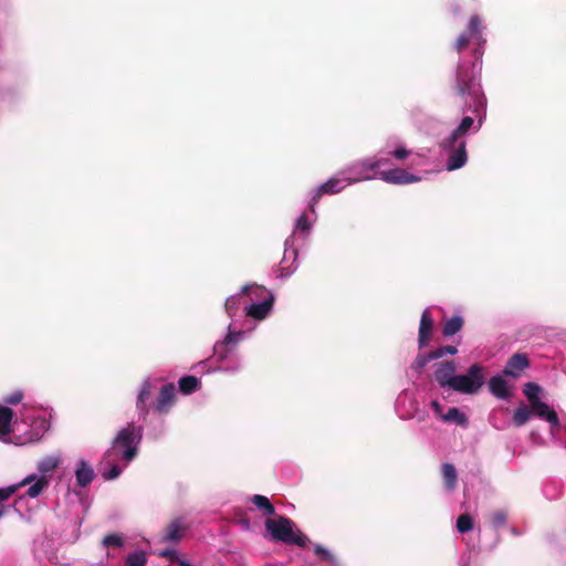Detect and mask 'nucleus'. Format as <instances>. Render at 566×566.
Wrapping results in <instances>:
<instances>
[{
  "mask_svg": "<svg viewBox=\"0 0 566 566\" xmlns=\"http://www.w3.org/2000/svg\"><path fill=\"white\" fill-rule=\"evenodd\" d=\"M397 160H407L408 166L415 171L401 168H392L388 157L367 158L358 161L357 168H364V174L373 175L371 179L379 178L387 184L409 185L419 182L428 175L438 171L430 160L422 154L412 153L405 147H398L391 151Z\"/></svg>",
  "mask_w": 566,
  "mask_h": 566,
  "instance_id": "1",
  "label": "nucleus"
},
{
  "mask_svg": "<svg viewBox=\"0 0 566 566\" xmlns=\"http://www.w3.org/2000/svg\"><path fill=\"white\" fill-rule=\"evenodd\" d=\"M481 56L482 51L475 49V62H459L451 84L453 94L463 102V111H469L475 117H479V125L482 124L486 113V97L481 85L480 75L475 71L476 62Z\"/></svg>",
  "mask_w": 566,
  "mask_h": 566,
  "instance_id": "2",
  "label": "nucleus"
},
{
  "mask_svg": "<svg viewBox=\"0 0 566 566\" xmlns=\"http://www.w3.org/2000/svg\"><path fill=\"white\" fill-rule=\"evenodd\" d=\"M140 439V429L132 426L123 428L117 433L102 461V465L109 467V470L102 472L105 480H114L119 476L123 469L136 457Z\"/></svg>",
  "mask_w": 566,
  "mask_h": 566,
  "instance_id": "3",
  "label": "nucleus"
},
{
  "mask_svg": "<svg viewBox=\"0 0 566 566\" xmlns=\"http://www.w3.org/2000/svg\"><path fill=\"white\" fill-rule=\"evenodd\" d=\"M357 166L358 161L353 164L347 171L329 178L326 182L322 184L315 189L310 200V208L313 213H315V205L318 202L323 195H334L342 191L352 184L363 180H371L373 175L364 174V168H357Z\"/></svg>",
  "mask_w": 566,
  "mask_h": 566,
  "instance_id": "4",
  "label": "nucleus"
},
{
  "mask_svg": "<svg viewBox=\"0 0 566 566\" xmlns=\"http://www.w3.org/2000/svg\"><path fill=\"white\" fill-rule=\"evenodd\" d=\"M265 528L275 541L295 544L300 547H305L310 542L298 530H294V523L284 516L266 520Z\"/></svg>",
  "mask_w": 566,
  "mask_h": 566,
  "instance_id": "5",
  "label": "nucleus"
},
{
  "mask_svg": "<svg viewBox=\"0 0 566 566\" xmlns=\"http://www.w3.org/2000/svg\"><path fill=\"white\" fill-rule=\"evenodd\" d=\"M243 293L249 298L245 301V314L255 319L265 318L272 310L273 295L259 285H245Z\"/></svg>",
  "mask_w": 566,
  "mask_h": 566,
  "instance_id": "6",
  "label": "nucleus"
},
{
  "mask_svg": "<svg viewBox=\"0 0 566 566\" xmlns=\"http://www.w3.org/2000/svg\"><path fill=\"white\" fill-rule=\"evenodd\" d=\"M33 481H35V473L29 474L19 483L9 485L7 488H1L0 489V501L8 500L21 486L29 485L28 491H27V496L18 497L14 503L15 511L21 515H27L29 512V509H30L28 501L35 499V483L32 484Z\"/></svg>",
  "mask_w": 566,
  "mask_h": 566,
  "instance_id": "7",
  "label": "nucleus"
},
{
  "mask_svg": "<svg viewBox=\"0 0 566 566\" xmlns=\"http://www.w3.org/2000/svg\"><path fill=\"white\" fill-rule=\"evenodd\" d=\"M484 384V369L481 365L474 364L467 375H457L452 381L451 389L461 394L472 395L480 390Z\"/></svg>",
  "mask_w": 566,
  "mask_h": 566,
  "instance_id": "8",
  "label": "nucleus"
},
{
  "mask_svg": "<svg viewBox=\"0 0 566 566\" xmlns=\"http://www.w3.org/2000/svg\"><path fill=\"white\" fill-rule=\"evenodd\" d=\"M313 226V221L308 219V216L302 213L295 222L292 234L285 240L284 260L287 258H296L297 249L295 248L296 235H304V239L310 234Z\"/></svg>",
  "mask_w": 566,
  "mask_h": 566,
  "instance_id": "9",
  "label": "nucleus"
},
{
  "mask_svg": "<svg viewBox=\"0 0 566 566\" xmlns=\"http://www.w3.org/2000/svg\"><path fill=\"white\" fill-rule=\"evenodd\" d=\"M441 156L446 158V169L455 170L464 166L468 160L465 144H442Z\"/></svg>",
  "mask_w": 566,
  "mask_h": 566,
  "instance_id": "10",
  "label": "nucleus"
},
{
  "mask_svg": "<svg viewBox=\"0 0 566 566\" xmlns=\"http://www.w3.org/2000/svg\"><path fill=\"white\" fill-rule=\"evenodd\" d=\"M244 333L243 332H235L234 331V324L230 323L228 325V334L223 340H220L214 344L213 353L214 356L220 359L224 360L228 358V355L230 352L234 349V347L238 345V343L243 338Z\"/></svg>",
  "mask_w": 566,
  "mask_h": 566,
  "instance_id": "11",
  "label": "nucleus"
},
{
  "mask_svg": "<svg viewBox=\"0 0 566 566\" xmlns=\"http://www.w3.org/2000/svg\"><path fill=\"white\" fill-rule=\"evenodd\" d=\"M61 463L59 453L44 457L38 465V495L54 474L55 469Z\"/></svg>",
  "mask_w": 566,
  "mask_h": 566,
  "instance_id": "12",
  "label": "nucleus"
},
{
  "mask_svg": "<svg viewBox=\"0 0 566 566\" xmlns=\"http://www.w3.org/2000/svg\"><path fill=\"white\" fill-rule=\"evenodd\" d=\"M455 376L454 363L446 361L436 365L434 378L441 387L451 389Z\"/></svg>",
  "mask_w": 566,
  "mask_h": 566,
  "instance_id": "13",
  "label": "nucleus"
},
{
  "mask_svg": "<svg viewBox=\"0 0 566 566\" xmlns=\"http://www.w3.org/2000/svg\"><path fill=\"white\" fill-rule=\"evenodd\" d=\"M530 363L525 354H514L506 363L503 374L517 378L524 369L528 367Z\"/></svg>",
  "mask_w": 566,
  "mask_h": 566,
  "instance_id": "14",
  "label": "nucleus"
},
{
  "mask_svg": "<svg viewBox=\"0 0 566 566\" xmlns=\"http://www.w3.org/2000/svg\"><path fill=\"white\" fill-rule=\"evenodd\" d=\"M532 415H535L539 418L548 421L553 427L559 426V420L554 410L549 408V406L541 400H535L531 402Z\"/></svg>",
  "mask_w": 566,
  "mask_h": 566,
  "instance_id": "15",
  "label": "nucleus"
},
{
  "mask_svg": "<svg viewBox=\"0 0 566 566\" xmlns=\"http://www.w3.org/2000/svg\"><path fill=\"white\" fill-rule=\"evenodd\" d=\"M492 395L500 399H507L511 396V386L502 375H495L489 382Z\"/></svg>",
  "mask_w": 566,
  "mask_h": 566,
  "instance_id": "16",
  "label": "nucleus"
},
{
  "mask_svg": "<svg viewBox=\"0 0 566 566\" xmlns=\"http://www.w3.org/2000/svg\"><path fill=\"white\" fill-rule=\"evenodd\" d=\"M433 321L428 308L422 312L419 326V347L422 348L430 339Z\"/></svg>",
  "mask_w": 566,
  "mask_h": 566,
  "instance_id": "17",
  "label": "nucleus"
},
{
  "mask_svg": "<svg viewBox=\"0 0 566 566\" xmlns=\"http://www.w3.org/2000/svg\"><path fill=\"white\" fill-rule=\"evenodd\" d=\"M94 476L95 474L92 467L85 460H81L75 470L77 485L82 488L87 486L93 481Z\"/></svg>",
  "mask_w": 566,
  "mask_h": 566,
  "instance_id": "18",
  "label": "nucleus"
},
{
  "mask_svg": "<svg viewBox=\"0 0 566 566\" xmlns=\"http://www.w3.org/2000/svg\"><path fill=\"white\" fill-rule=\"evenodd\" d=\"M12 410L8 407L0 408V440L8 442L11 432Z\"/></svg>",
  "mask_w": 566,
  "mask_h": 566,
  "instance_id": "19",
  "label": "nucleus"
},
{
  "mask_svg": "<svg viewBox=\"0 0 566 566\" xmlns=\"http://www.w3.org/2000/svg\"><path fill=\"white\" fill-rule=\"evenodd\" d=\"M175 386L172 384L165 385L159 394L156 408L160 412H166L174 401Z\"/></svg>",
  "mask_w": 566,
  "mask_h": 566,
  "instance_id": "20",
  "label": "nucleus"
},
{
  "mask_svg": "<svg viewBox=\"0 0 566 566\" xmlns=\"http://www.w3.org/2000/svg\"><path fill=\"white\" fill-rule=\"evenodd\" d=\"M481 124L474 126V118L472 116H464L458 127L452 132L449 142H457L459 138L464 137L470 129H479Z\"/></svg>",
  "mask_w": 566,
  "mask_h": 566,
  "instance_id": "21",
  "label": "nucleus"
},
{
  "mask_svg": "<svg viewBox=\"0 0 566 566\" xmlns=\"http://www.w3.org/2000/svg\"><path fill=\"white\" fill-rule=\"evenodd\" d=\"M53 418V410L50 407L38 406V433L46 432L51 427V419Z\"/></svg>",
  "mask_w": 566,
  "mask_h": 566,
  "instance_id": "22",
  "label": "nucleus"
},
{
  "mask_svg": "<svg viewBox=\"0 0 566 566\" xmlns=\"http://www.w3.org/2000/svg\"><path fill=\"white\" fill-rule=\"evenodd\" d=\"M245 301H249L247 294L243 291L240 294L232 295L226 300L224 308L229 317H233L242 304L245 305Z\"/></svg>",
  "mask_w": 566,
  "mask_h": 566,
  "instance_id": "23",
  "label": "nucleus"
},
{
  "mask_svg": "<svg viewBox=\"0 0 566 566\" xmlns=\"http://www.w3.org/2000/svg\"><path fill=\"white\" fill-rule=\"evenodd\" d=\"M442 476L444 480V484L448 491H453L457 485V470L450 463H443L441 468Z\"/></svg>",
  "mask_w": 566,
  "mask_h": 566,
  "instance_id": "24",
  "label": "nucleus"
},
{
  "mask_svg": "<svg viewBox=\"0 0 566 566\" xmlns=\"http://www.w3.org/2000/svg\"><path fill=\"white\" fill-rule=\"evenodd\" d=\"M184 530H185V527H184V525H181L179 520L171 522L166 530L163 541L164 542H178L182 536Z\"/></svg>",
  "mask_w": 566,
  "mask_h": 566,
  "instance_id": "25",
  "label": "nucleus"
},
{
  "mask_svg": "<svg viewBox=\"0 0 566 566\" xmlns=\"http://www.w3.org/2000/svg\"><path fill=\"white\" fill-rule=\"evenodd\" d=\"M442 420L444 422H453V423H457L461 427H467L468 426V418L467 416L460 411L459 408L457 407H452L448 410L447 413H444V416H442Z\"/></svg>",
  "mask_w": 566,
  "mask_h": 566,
  "instance_id": "26",
  "label": "nucleus"
},
{
  "mask_svg": "<svg viewBox=\"0 0 566 566\" xmlns=\"http://www.w3.org/2000/svg\"><path fill=\"white\" fill-rule=\"evenodd\" d=\"M532 410L531 407H527L526 405H521L516 408L513 415V422L516 427H521L525 424L532 417Z\"/></svg>",
  "mask_w": 566,
  "mask_h": 566,
  "instance_id": "27",
  "label": "nucleus"
},
{
  "mask_svg": "<svg viewBox=\"0 0 566 566\" xmlns=\"http://www.w3.org/2000/svg\"><path fill=\"white\" fill-rule=\"evenodd\" d=\"M151 394V385L148 380H145L142 385L137 397V408L140 412H146V402Z\"/></svg>",
  "mask_w": 566,
  "mask_h": 566,
  "instance_id": "28",
  "label": "nucleus"
},
{
  "mask_svg": "<svg viewBox=\"0 0 566 566\" xmlns=\"http://www.w3.org/2000/svg\"><path fill=\"white\" fill-rule=\"evenodd\" d=\"M465 32L472 35L479 42V44L481 41H484L482 39V25L479 15L474 14L470 18L468 30Z\"/></svg>",
  "mask_w": 566,
  "mask_h": 566,
  "instance_id": "29",
  "label": "nucleus"
},
{
  "mask_svg": "<svg viewBox=\"0 0 566 566\" xmlns=\"http://www.w3.org/2000/svg\"><path fill=\"white\" fill-rule=\"evenodd\" d=\"M463 325V321L460 316H453L449 318L443 326V335L444 336H452L457 334Z\"/></svg>",
  "mask_w": 566,
  "mask_h": 566,
  "instance_id": "30",
  "label": "nucleus"
},
{
  "mask_svg": "<svg viewBox=\"0 0 566 566\" xmlns=\"http://www.w3.org/2000/svg\"><path fill=\"white\" fill-rule=\"evenodd\" d=\"M147 555L143 551L129 554L125 559V566H146Z\"/></svg>",
  "mask_w": 566,
  "mask_h": 566,
  "instance_id": "31",
  "label": "nucleus"
},
{
  "mask_svg": "<svg viewBox=\"0 0 566 566\" xmlns=\"http://www.w3.org/2000/svg\"><path fill=\"white\" fill-rule=\"evenodd\" d=\"M252 502L256 507H259L260 510H263L265 514L272 515L275 512L274 506L271 504L269 499L264 495H259V494L253 495Z\"/></svg>",
  "mask_w": 566,
  "mask_h": 566,
  "instance_id": "32",
  "label": "nucleus"
},
{
  "mask_svg": "<svg viewBox=\"0 0 566 566\" xmlns=\"http://www.w3.org/2000/svg\"><path fill=\"white\" fill-rule=\"evenodd\" d=\"M199 386L198 378L193 376H185L179 380V388L184 394H190L195 391Z\"/></svg>",
  "mask_w": 566,
  "mask_h": 566,
  "instance_id": "33",
  "label": "nucleus"
},
{
  "mask_svg": "<svg viewBox=\"0 0 566 566\" xmlns=\"http://www.w3.org/2000/svg\"><path fill=\"white\" fill-rule=\"evenodd\" d=\"M431 360H434L432 353L418 355L411 365V369L415 373L420 374L423 367Z\"/></svg>",
  "mask_w": 566,
  "mask_h": 566,
  "instance_id": "34",
  "label": "nucleus"
},
{
  "mask_svg": "<svg viewBox=\"0 0 566 566\" xmlns=\"http://www.w3.org/2000/svg\"><path fill=\"white\" fill-rule=\"evenodd\" d=\"M507 514L503 510L494 511L490 514V521L494 528H500L505 525Z\"/></svg>",
  "mask_w": 566,
  "mask_h": 566,
  "instance_id": "35",
  "label": "nucleus"
},
{
  "mask_svg": "<svg viewBox=\"0 0 566 566\" xmlns=\"http://www.w3.org/2000/svg\"><path fill=\"white\" fill-rule=\"evenodd\" d=\"M314 552L321 558H323L326 562H328L331 564V566H339L337 559L335 558V556L328 549L323 547L322 545H318V544L315 545L314 546Z\"/></svg>",
  "mask_w": 566,
  "mask_h": 566,
  "instance_id": "36",
  "label": "nucleus"
},
{
  "mask_svg": "<svg viewBox=\"0 0 566 566\" xmlns=\"http://www.w3.org/2000/svg\"><path fill=\"white\" fill-rule=\"evenodd\" d=\"M473 528V521L469 514H462L458 517L457 530L460 533L470 532Z\"/></svg>",
  "mask_w": 566,
  "mask_h": 566,
  "instance_id": "37",
  "label": "nucleus"
},
{
  "mask_svg": "<svg viewBox=\"0 0 566 566\" xmlns=\"http://www.w3.org/2000/svg\"><path fill=\"white\" fill-rule=\"evenodd\" d=\"M474 39L472 35H470L468 32H463L459 35V38L455 40L453 44V49L457 52L463 51L468 45L470 44L471 40Z\"/></svg>",
  "mask_w": 566,
  "mask_h": 566,
  "instance_id": "38",
  "label": "nucleus"
},
{
  "mask_svg": "<svg viewBox=\"0 0 566 566\" xmlns=\"http://www.w3.org/2000/svg\"><path fill=\"white\" fill-rule=\"evenodd\" d=\"M541 391V388L539 386H537L536 384L534 382H527L525 384L524 386V389H523V392L524 395L533 402L535 400H539L538 399V394Z\"/></svg>",
  "mask_w": 566,
  "mask_h": 566,
  "instance_id": "39",
  "label": "nucleus"
},
{
  "mask_svg": "<svg viewBox=\"0 0 566 566\" xmlns=\"http://www.w3.org/2000/svg\"><path fill=\"white\" fill-rule=\"evenodd\" d=\"M158 555L160 557L169 558L172 562H178L180 566H190V563L178 557V553L175 549H164L159 552Z\"/></svg>",
  "mask_w": 566,
  "mask_h": 566,
  "instance_id": "40",
  "label": "nucleus"
},
{
  "mask_svg": "<svg viewBox=\"0 0 566 566\" xmlns=\"http://www.w3.org/2000/svg\"><path fill=\"white\" fill-rule=\"evenodd\" d=\"M432 353V356L434 359H439L441 357H443L444 355L449 354V355H454L458 353V349L457 347L454 346H451V345H447V346H442L433 352Z\"/></svg>",
  "mask_w": 566,
  "mask_h": 566,
  "instance_id": "41",
  "label": "nucleus"
},
{
  "mask_svg": "<svg viewBox=\"0 0 566 566\" xmlns=\"http://www.w3.org/2000/svg\"><path fill=\"white\" fill-rule=\"evenodd\" d=\"M103 545L106 547H108V546L120 547L123 545V538H122V536H119L117 534H111V535H107L104 537Z\"/></svg>",
  "mask_w": 566,
  "mask_h": 566,
  "instance_id": "42",
  "label": "nucleus"
},
{
  "mask_svg": "<svg viewBox=\"0 0 566 566\" xmlns=\"http://www.w3.org/2000/svg\"><path fill=\"white\" fill-rule=\"evenodd\" d=\"M23 399V394L20 390H15L14 392L8 395L3 398V401L9 405H18Z\"/></svg>",
  "mask_w": 566,
  "mask_h": 566,
  "instance_id": "43",
  "label": "nucleus"
},
{
  "mask_svg": "<svg viewBox=\"0 0 566 566\" xmlns=\"http://www.w3.org/2000/svg\"><path fill=\"white\" fill-rule=\"evenodd\" d=\"M431 407H432L434 413L437 415V417H439L442 420V416H444V413L442 412V406L440 405V402L437 400H433L431 402Z\"/></svg>",
  "mask_w": 566,
  "mask_h": 566,
  "instance_id": "44",
  "label": "nucleus"
},
{
  "mask_svg": "<svg viewBox=\"0 0 566 566\" xmlns=\"http://www.w3.org/2000/svg\"><path fill=\"white\" fill-rule=\"evenodd\" d=\"M408 398L407 394L400 395L397 399V409L399 410L400 403L405 402Z\"/></svg>",
  "mask_w": 566,
  "mask_h": 566,
  "instance_id": "45",
  "label": "nucleus"
},
{
  "mask_svg": "<svg viewBox=\"0 0 566 566\" xmlns=\"http://www.w3.org/2000/svg\"><path fill=\"white\" fill-rule=\"evenodd\" d=\"M401 417H405V418H413L416 417L415 412L413 411H407L406 413H402Z\"/></svg>",
  "mask_w": 566,
  "mask_h": 566,
  "instance_id": "46",
  "label": "nucleus"
},
{
  "mask_svg": "<svg viewBox=\"0 0 566 566\" xmlns=\"http://www.w3.org/2000/svg\"><path fill=\"white\" fill-rule=\"evenodd\" d=\"M3 515V506L0 504V517Z\"/></svg>",
  "mask_w": 566,
  "mask_h": 566,
  "instance_id": "47",
  "label": "nucleus"
},
{
  "mask_svg": "<svg viewBox=\"0 0 566 566\" xmlns=\"http://www.w3.org/2000/svg\"><path fill=\"white\" fill-rule=\"evenodd\" d=\"M287 275H289V273H287V274H284V273H281V274H280V276H281V277H285V276H287Z\"/></svg>",
  "mask_w": 566,
  "mask_h": 566,
  "instance_id": "48",
  "label": "nucleus"
},
{
  "mask_svg": "<svg viewBox=\"0 0 566 566\" xmlns=\"http://www.w3.org/2000/svg\"><path fill=\"white\" fill-rule=\"evenodd\" d=\"M75 525H76L77 527H80V526H81V522H76V523H75Z\"/></svg>",
  "mask_w": 566,
  "mask_h": 566,
  "instance_id": "49",
  "label": "nucleus"
},
{
  "mask_svg": "<svg viewBox=\"0 0 566 566\" xmlns=\"http://www.w3.org/2000/svg\"><path fill=\"white\" fill-rule=\"evenodd\" d=\"M565 448H566V440H565Z\"/></svg>",
  "mask_w": 566,
  "mask_h": 566,
  "instance_id": "50",
  "label": "nucleus"
}]
</instances>
